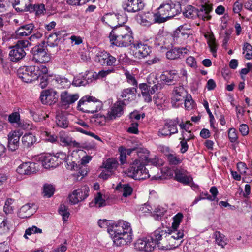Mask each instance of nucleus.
Wrapping results in <instances>:
<instances>
[{
	"label": "nucleus",
	"instance_id": "nucleus-64",
	"mask_svg": "<svg viewBox=\"0 0 252 252\" xmlns=\"http://www.w3.org/2000/svg\"><path fill=\"white\" fill-rule=\"evenodd\" d=\"M107 119L108 118L104 115L97 114L94 118V123L96 125L103 126L106 124Z\"/></svg>",
	"mask_w": 252,
	"mask_h": 252
},
{
	"label": "nucleus",
	"instance_id": "nucleus-7",
	"mask_svg": "<svg viewBox=\"0 0 252 252\" xmlns=\"http://www.w3.org/2000/svg\"><path fill=\"white\" fill-rule=\"evenodd\" d=\"M142 165L138 160H134L132 164L125 171V174L129 177L134 180H145L150 177V174L143 173L139 175L138 172Z\"/></svg>",
	"mask_w": 252,
	"mask_h": 252
},
{
	"label": "nucleus",
	"instance_id": "nucleus-34",
	"mask_svg": "<svg viewBox=\"0 0 252 252\" xmlns=\"http://www.w3.org/2000/svg\"><path fill=\"white\" fill-rule=\"evenodd\" d=\"M33 206L32 204L28 203L22 206L18 214L19 216L21 218H26L32 215L35 212V208H33Z\"/></svg>",
	"mask_w": 252,
	"mask_h": 252
},
{
	"label": "nucleus",
	"instance_id": "nucleus-53",
	"mask_svg": "<svg viewBox=\"0 0 252 252\" xmlns=\"http://www.w3.org/2000/svg\"><path fill=\"white\" fill-rule=\"evenodd\" d=\"M59 213L62 216L63 221H66L70 215L68 208L63 204H61L58 210Z\"/></svg>",
	"mask_w": 252,
	"mask_h": 252
},
{
	"label": "nucleus",
	"instance_id": "nucleus-8",
	"mask_svg": "<svg viewBox=\"0 0 252 252\" xmlns=\"http://www.w3.org/2000/svg\"><path fill=\"white\" fill-rule=\"evenodd\" d=\"M188 93L182 86L174 88L173 92L171 102L174 107H178L180 104H182L188 95Z\"/></svg>",
	"mask_w": 252,
	"mask_h": 252
},
{
	"label": "nucleus",
	"instance_id": "nucleus-30",
	"mask_svg": "<svg viewBox=\"0 0 252 252\" xmlns=\"http://www.w3.org/2000/svg\"><path fill=\"white\" fill-rule=\"evenodd\" d=\"M12 227L10 220L5 216H0V234L8 233Z\"/></svg>",
	"mask_w": 252,
	"mask_h": 252
},
{
	"label": "nucleus",
	"instance_id": "nucleus-1",
	"mask_svg": "<svg viewBox=\"0 0 252 252\" xmlns=\"http://www.w3.org/2000/svg\"><path fill=\"white\" fill-rule=\"evenodd\" d=\"M98 224L101 228L107 227V232L116 246H123L130 243L133 239L131 224L123 220L111 221L99 220Z\"/></svg>",
	"mask_w": 252,
	"mask_h": 252
},
{
	"label": "nucleus",
	"instance_id": "nucleus-43",
	"mask_svg": "<svg viewBox=\"0 0 252 252\" xmlns=\"http://www.w3.org/2000/svg\"><path fill=\"white\" fill-rule=\"evenodd\" d=\"M116 189L122 192L124 197L130 195L133 191V189L128 184H119L116 187Z\"/></svg>",
	"mask_w": 252,
	"mask_h": 252
},
{
	"label": "nucleus",
	"instance_id": "nucleus-2",
	"mask_svg": "<svg viewBox=\"0 0 252 252\" xmlns=\"http://www.w3.org/2000/svg\"><path fill=\"white\" fill-rule=\"evenodd\" d=\"M111 44L117 47H128L133 44V37L130 28L121 26L114 28L109 34Z\"/></svg>",
	"mask_w": 252,
	"mask_h": 252
},
{
	"label": "nucleus",
	"instance_id": "nucleus-27",
	"mask_svg": "<svg viewBox=\"0 0 252 252\" xmlns=\"http://www.w3.org/2000/svg\"><path fill=\"white\" fill-rule=\"evenodd\" d=\"M34 28L33 23H29L20 26L16 31V35L18 37L27 36L31 34Z\"/></svg>",
	"mask_w": 252,
	"mask_h": 252
},
{
	"label": "nucleus",
	"instance_id": "nucleus-4",
	"mask_svg": "<svg viewBox=\"0 0 252 252\" xmlns=\"http://www.w3.org/2000/svg\"><path fill=\"white\" fill-rule=\"evenodd\" d=\"M102 103L93 96L86 95L78 102L77 108L80 111L89 113H94L102 107Z\"/></svg>",
	"mask_w": 252,
	"mask_h": 252
},
{
	"label": "nucleus",
	"instance_id": "nucleus-42",
	"mask_svg": "<svg viewBox=\"0 0 252 252\" xmlns=\"http://www.w3.org/2000/svg\"><path fill=\"white\" fill-rule=\"evenodd\" d=\"M56 122L58 126L63 128L67 127L68 125V121L66 117L62 112H58Z\"/></svg>",
	"mask_w": 252,
	"mask_h": 252
},
{
	"label": "nucleus",
	"instance_id": "nucleus-31",
	"mask_svg": "<svg viewBox=\"0 0 252 252\" xmlns=\"http://www.w3.org/2000/svg\"><path fill=\"white\" fill-rule=\"evenodd\" d=\"M56 94V92L52 89L44 90L40 95L41 101L44 104H51Z\"/></svg>",
	"mask_w": 252,
	"mask_h": 252
},
{
	"label": "nucleus",
	"instance_id": "nucleus-61",
	"mask_svg": "<svg viewBox=\"0 0 252 252\" xmlns=\"http://www.w3.org/2000/svg\"><path fill=\"white\" fill-rule=\"evenodd\" d=\"M183 102H184V106L186 109L190 110L193 108L194 101L190 94L187 95Z\"/></svg>",
	"mask_w": 252,
	"mask_h": 252
},
{
	"label": "nucleus",
	"instance_id": "nucleus-41",
	"mask_svg": "<svg viewBox=\"0 0 252 252\" xmlns=\"http://www.w3.org/2000/svg\"><path fill=\"white\" fill-rule=\"evenodd\" d=\"M105 19H112V20H117V22L118 24L121 26L122 24L126 22L127 19L126 16L124 15H110V14H106L104 17L102 18V21L103 22H105Z\"/></svg>",
	"mask_w": 252,
	"mask_h": 252
},
{
	"label": "nucleus",
	"instance_id": "nucleus-35",
	"mask_svg": "<svg viewBox=\"0 0 252 252\" xmlns=\"http://www.w3.org/2000/svg\"><path fill=\"white\" fill-rule=\"evenodd\" d=\"M160 78L166 84L171 85L177 78V72L175 70L164 71Z\"/></svg>",
	"mask_w": 252,
	"mask_h": 252
},
{
	"label": "nucleus",
	"instance_id": "nucleus-6",
	"mask_svg": "<svg viewBox=\"0 0 252 252\" xmlns=\"http://www.w3.org/2000/svg\"><path fill=\"white\" fill-rule=\"evenodd\" d=\"M89 188L86 186H82L80 188L74 190L68 195L69 202L73 205L84 201L89 196Z\"/></svg>",
	"mask_w": 252,
	"mask_h": 252
},
{
	"label": "nucleus",
	"instance_id": "nucleus-45",
	"mask_svg": "<svg viewBox=\"0 0 252 252\" xmlns=\"http://www.w3.org/2000/svg\"><path fill=\"white\" fill-rule=\"evenodd\" d=\"M114 72V69L101 70L98 73H90V76L94 80L100 79L106 77L109 74Z\"/></svg>",
	"mask_w": 252,
	"mask_h": 252
},
{
	"label": "nucleus",
	"instance_id": "nucleus-17",
	"mask_svg": "<svg viewBox=\"0 0 252 252\" xmlns=\"http://www.w3.org/2000/svg\"><path fill=\"white\" fill-rule=\"evenodd\" d=\"M37 170V164L34 162H27L21 164L17 168V172L22 175H30Z\"/></svg>",
	"mask_w": 252,
	"mask_h": 252
},
{
	"label": "nucleus",
	"instance_id": "nucleus-62",
	"mask_svg": "<svg viewBox=\"0 0 252 252\" xmlns=\"http://www.w3.org/2000/svg\"><path fill=\"white\" fill-rule=\"evenodd\" d=\"M169 163L172 165H177L182 162V159L179 156L173 154H169L167 157Z\"/></svg>",
	"mask_w": 252,
	"mask_h": 252
},
{
	"label": "nucleus",
	"instance_id": "nucleus-20",
	"mask_svg": "<svg viewBox=\"0 0 252 252\" xmlns=\"http://www.w3.org/2000/svg\"><path fill=\"white\" fill-rule=\"evenodd\" d=\"M137 89L135 87L128 88L124 89L121 92V96L123 98V100H120L125 105H126L129 102L136 98V93Z\"/></svg>",
	"mask_w": 252,
	"mask_h": 252
},
{
	"label": "nucleus",
	"instance_id": "nucleus-60",
	"mask_svg": "<svg viewBox=\"0 0 252 252\" xmlns=\"http://www.w3.org/2000/svg\"><path fill=\"white\" fill-rule=\"evenodd\" d=\"M31 10L30 12H32V10L35 11L36 14L37 15H40L44 13V11L45 10V6L44 4H37L34 5L30 7Z\"/></svg>",
	"mask_w": 252,
	"mask_h": 252
},
{
	"label": "nucleus",
	"instance_id": "nucleus-13",
	"mask_svg": "<svg viewBox=\"0 0 252 252\" xmlns=\"http://www.w3.org/2000/svg\"><path fill=\"white\" fill-rule=\"evenodd\" d=\"M33 59L37 62L45 63L50 61V57L45 48L38 46L35 47L33 50Z\"/></svg>",
	"mask_w": 252,
	"mask_h": 252
},
{
	"label": "nucleus",
	"instance_id": "nucleus-49",
	"mask_svg": "<svg viewBox=\"0 0 252 252\" xmlns=\"http://www.w3.org/2000/svg\"><path fill=\"white\" fill-rule=\"evenodd\" d=\"M14 200L11 198H8L6 200L3 207V211L6 214H12L14 211L13 204Z\"/></svg>",
	"mask_w": 252,
	"mask_h": 252
},
{
	"label": "nucleus",
	"instance_id": "nucleus-59",
	"mask_svg": "<svg viewBox=\"0 0 252 252\" xmlns=\"http://www.w3.org/2000/svg\"><path fill=\"white\" fill-rule=\"evenodd\" d=\"M54 190V188L51 185L46 184L44 186L43 193L44 196L50 197L53 195Z\"/></svg>",
	"mask_w": 252,
	"mask_h": 252
},
{
	"label": "nucleus",
	"instance_id": "nucleus-52",
	"mask_svg": "<svg viewBox=\"0 0 252 252\" xmlns=\"http://www.w3.org/2000/svg\"><path fill=\"white\" fill-rule=\"evenodd\" d=\"M183 215L181 213H178L173 217V222L172 228L173 229H178L179 225L182 221Z\"/></svg>",
	"mask_w": 252,
	"mask_h": 252
},
{
	"label": "nucleus",
	"instance_id": "nucleus-16",
	"mask_svg": "<svg viewBox=\"0 0 252 252\" xmlns=\"http://www.w3.org/2000/svg\"><path fill=\"white\" fill-rule=\"evenodd\" d=\"M175 179L185 185H189L193 181V179L187 170L182 168L175 170Z\"/></svg>",
	"mask_w": 252,
	"mask_h": 252
},
{
	"label": "nucleus",
	"instance_id": "nucleus-24",
	"mask_svg": "<svg viewBox=\"0 0 252 252\" xmlns=\"http://www.w3.org/2000/svg\"><path fill=\"white\" fill-rule=\"evenodd\" d=\"M13 7L17 11H30L31 0H12Z\"/></svg>",
	"mask_w": 252,
	"mask_h": 252
},
{
	"label": "nucleus",
	"instance_id": "nucleus-63",
	"mask_svg": "<svg viewBox=\"0 0 252 252\" xmlns=\"http://www.w3.org/2000/svg\"><path fill=\"white\" fill-rule=\"evenodd\" d=\"M145 237L138 239L135 243L134 247L135 249L145 252Z\"/></svg>",
	"mask_w": 252,
	"mask_h": 252
},
{
	"label": "nucleus",
	"instance_id": "nucleus-18",
	"mask_svg": "<svg viewBox=\"0 0 252 252\" xmlns=\"http://www.w3.org/2000/svg\"><path fill=\"white\" fill-rule=\"evenodd\" d=\"M133 46L135 49V55L139 59L147 57L151 52V47L146 44L142 43L141 42L133 44Z\"/></svg>",
	"mask_w": 252,
	"mask_h": 252
},
{
	"label": "nucleus",
	"instance_id": "nucleus-22",
	"mask_svg": "<svg viewBox=\"0 0 252 252\" xmlns=\"http://www.w3.org/2000/svg\"><path fill=\"white\" fill-rule=\"evenodd\" d=\"M79 98L77 94H70L65 91L61 94V100L63 105H69L74 103Z\"/></svg>",
	"mask_w": 252,
	"mask_h": 252
},
{
	"label": "nucleus",
	"instance_id": "nucleus-15",
	"mask_svg": "<svg viewBox=\"0 0 252 252\" xmlns=\"http://www.w3.org/2000/svg\"><path fill=\"white\" fill-rule=\"evenodd\" d=\"M22 132L20 130L10 132L8 135V148L11 151L17 150L19 146L20 137Z\"/></svg>",
	"mask_w": 252,
	"mask_h": 252
},
{
	"label": "nucleus",
	"instance_id": "nucleus-11",
	"mask_svg": "<svg viewBox=\"0 0 252 252\" xmlns=\"http://www.w3.org/2000/svg\"><path fill=\"white\" fill-rule=\"evenodd\" d=\"M167 233L163 228H159L153 232L149 236L152 238V241L159 249L164 250L166 248L162 244L164 237H167Z\"/></svg>",
	"mask_w": 252,
	"mask_h": 252
},
{
	"label": "nucleus",
	"instance_id": "nucleus-39",
	"mask_svg": "<svg viewBox=\"0 0 252 252\" xmlns=\"http://www.w3.org/2000/svg\"><path fill=\"white\" fill-rule=\"evenodd\" d=\"M53 80L56 83L58 87L61 88H68L71 84V81L68 79L59 75H55Z\"/></svg>",
	"mask_w": 252,
	"mask_h": 252
},
{
	"label": "nucleus",
	"instance_id": "nucleus-19",
	"mask_svg": "<svg viewBox=\"0 0 252 252\" xmlns=\"http://www.w3.org/2000/svg\"><path fill=\"white\" fill-rule=\"evenodd\" d=\"M212 10V4H201L196 9V16L203 21L209 20L211 18L210 14Z\"/></svg>",
	"mask_w": 252,
	"mask_h": 252
},
{
	"label": "nucleus",
	"instance_id": "nucleus-3",
	"mask_svg": "<svg viewBox=\"0 0 252 252\" xmlns=\"http://www.w3.org/2000/svg\"><path fill=\"white\" fill-rule=\"evenodd\" d=\"M181 11V5L178 3H174L171 1L163 3L155 13L157 23H163L180 13Z\"/></svg>",
	"mask_w": 252,
	"mask_h": 252
},
{
	"label": "nucleus",
	"instance_id": "nucleus-40",
	"mask_svg": "<svg viewBox=\"0 0 252 252\" xmlns=\"http://www.w3.org/2000/svg\"><path fill=\"white\" fill-rule=\"evenodd\" d=\"M118 162L115 158H109L103 163L102 168H106L114 173L118 166Z\"/></svg>",
	"mask_w": 252,
	"mask_h": 252
},
{
	"label": "nucleus",
	"instance_id": "nucleus-47",
	"mask_svg": "<svg viewBox=\"0 0 252 252\" xmlns=\"http://www.w3.org/2000/svg\"><path fill=\"white\" fill-rule=\"evenodd\" d=\"M60 32H57L55 33L50 34L47 40V44L50 47L57 46L59 43L58 35H59Z\"/></svg>",
	"mask_w": 252,
	"mask_h": 252
},
{
	"label": "nucleus",
	"instance_id": "nucleus-28",
	"mask_svg": "<svg viewBox=\"0 0 252 252\" xmlns=\"http://www.w3.org/2000/svg\"><path fill=\"white\" fill-rule=\"evenodd\" d=\"M41 162L43 166L46 169L56 168L58 166L57 158L51 155H45L42 157Z\"/></svg>",
	"mask_w": 252,
	"mask_h": 252
},
{
	"label": "nucleus",
	"instance_id": "nucleus-54",
	"mask_svg": "<svg viewBox=\"0 0 252 252\" xmlns=\"http://www.w3.org/2000/svg\"><path fill=\"white\" fill-rule=\"evenodd\" d=\"M125 75L126 77V81L128 84L137 88L138 83L136 81L133 74L131 73L128 71H126L125 72Z\"/></svg>",
	"mask_w": 252,
	"mask_h": 252
},
{
	"label": "nucleus",
	"instance_id": "nucleus-5",
	"mask_svg": "<svg viewBox=\"0 0 252 252\" xmlns=\"http://www.w3.org/2000/svg\"><path fill=\"white\" fill-rule=\"evenodd\" d=\"M179 123L178 118L167 120L162 127L159 129L158 136L159 137L170 136L178 133L177 125Z\"/></svg>",
	"mask_w": 252,
	"mask_h": 252
},
{
	"label": "nucleus",
	"instance_id": "nucleus-56",
	"mask_svg": "<svg viewBox=\"0 0 252 252\" xmlns=\"http://www.w3.org/2000/svg\"><path fill=\"white\" fill-rule=\"evenodd\" d=\"M54 156L57 158V161L58 162V165L63 161L67 162V161L69 160V157L65 153L63 152H60L56 153Z\"/></svg>",
	"mask_w": 252,
	"mask_h": 252
},
{
	"label": "nucleus",
	"instance_id": "nucleus-36",
	"mask_svg": "<svg viewBox=\"0 0 252 252\" xmlns=\"http://www.w3.org/2000/svg\"><path fill=\"white\" fill-rule=\"evenodd\" d=\"M138 158L135 160H138L141 164L146 165L149 163V152L145 148H139L136 150Z\"/></svg>",
	"mask_w": 252,
	"mask_h": 252
},
{
	"label": "nucleus",
	"instance_id": "nucleus-33",
	"mask_svg": "<svg viewBox=\"0 0 252 252\" xmlns=\"http://www.w3.org/2000/svg\"><path fill=\"white\" fill-rule=\"evenodd\" d=\"M93 79L90 76V73H88L85 76L80 74L74 77L72 84L75 86H85L92 82Z\"/></svg>",
	"mask_w": 252,
	"mask_h": 252
},
{
	"label": "nucleus",
	"instance_id": "nucleus-32",
	"mask_svg": "<svg viewBox=\"0 0 252 252\" xmlns=\"http://www.w3.org/2000/svg\"><path fill=\"white\" fill-rule=\"evenodd\" d=\"M190 30V26L188 24H185L180 26L174 33V37H172L174 40L176 42H179L178 39L181 36L188 35Z\"/></svg>",
	"mask_w": 252,
	"mask_h": 252
},
{
	"label": "nucleus",
	"instance_id": "nucleus-25",
	"mask_svg": "<svg viewBox=\"0 0 252 252\" xmlns=\"http://www.w3.org/2000/svg\"><path fill=\"white\" fill-rule=\"evenodd\" d=\"M106 205V196L100 192H98L94 195V199L89 203L90 207H96L101 208Z\"/></svg>",
	"mask_w": 252,
	"mask_h": 252
},
{
	"label": "nucleus",
	"instance_id": "nucleus-44",
	"mask_svg": "<svg viewBox=\"0 0 252 252\" xmlns=\"http://www.w3.org/2000/svg\"><path fill=\"white\" fill-rule=\"evenodd\" d=\"M167 233V237H168V239H169V240H171V239H173L178 241L181 239L184 236L183 231L182 230L178 231L177 229H168Z\"/></svg>",
	"mask_w": 252,
	"mask_h": 252
},
{
	"label": "nucleus",
	"instance_id": "nucleus-26",
	"mask_svg": "<svg viewBox=\"0 0 252 252\" xmlns=\"http://www.w3.org/2000/svg\"><path fill=\"white\" fill-rule=\"evenodd\" d=\"M9 58L13 62H17L23 58L26 55L25 50L22 48L18 47L15 45L10 50L9 54Z\"/></svg>",
	"mask_w": 252,
	"mask_h": 252
},
{
	"label": "nucleus",
	"instance_id": "nucleus-57",
	"mask_svg": "<svg viewBox=\"0 0 252 252\" xmlns=\"http://www.w3.org/2000/svg\"><path fill=\"white\" fill-rule=\"evenodd\" d=\"M243 53L247 59L250 60L252 57V47L248 43L244 44L243 48Z\"/></svg>",
	"mask_w": 252,
	"mask_h": 252
},
{
	"label": "nucleus",
	"instance_id": "nucleus-14",
	"mask_svg": "<svg viewBox=\"0 0 252 252\" xmlns=\"http://www.w3.org/2000/svg\"><path fill=\"white\" fill-rule=\"evenodd\" d=\"M120 100L117 101L108 112L107 118L108 120H113L117 117H121L124 113V107L125 106Z\"/></svg>",
	"mask_w": 252,
	"mask_h": 252
},
{
	"label": "nucleus",
	"instance_id": "nucleus-50",
	"mask_svg": "<svg viewBox=\"0 0 252 252\" xmlns=\"http://www.w3.org/2000/svg\"><path fill=\"white\" fill-rule=\"evenodd\" d=\"M182 140L180 142L181 148L180 149L182 153H185L187 151L188 149V145L187 144V141L189 140L191 137L190 136H186V133L184 132H182Z\"/></svg>",
	"mask_w": 252,
	"mask_h": 252
},
{
	"label": "nucleus",
	"instance_id": "nucleus-21",
	"mask_svg": "<svg viewBox=\"0 0 252 252\" xmlns=\"http://www.w3.org/2000/svg\"><path fill=\"white\" fill-rule=\"evenodd\" d=\"M189 52V49L187 47L175 48L167 52L166 56L168 59L175 60L182 56L188 54Z\"/></svg>",
	"mask_w": 252,
	"mask_h": 252
},
{
	"label": "nucleus",
	"instance_id": "nucleus-12",
	"mask_svg": "<svg viewBox=\"0 0 252 252\" xmlns=\"http://www.w3.org/2000/svg\"><path fill=\"white\" fill-rule=\"evenodd\" d=\"M155 13L151 12L138 14L136 16L137 22L144 26H150L151 24L157 23Z\"/></svg>",
	"mask_w": 252,
	"mask_h": 252
},
{
	"label": "nucleus",
	"instance_id": "nucleus-23",
	"mask_svg": "<svg viewBox=\"0 0 252 252\" xmlns=\"http://www.w3.org/2000/svg\"><path fill=\"white\" fill-rule=\"evenodd\" d=\"M27 67L34 68V70L31 73H28V76L31 77L32 82L37 80L42 74H45L48 73V70L47 67L44 65H39L38 66H29Z\"/></svg>",
	"mask_w": 252,
	"mask_h": 252
},
{
	"label": "nucleus",
	"instance_id": "nucleus-29",
	"mask_svg": "<svg viewBox=\"0 0 252 252\" xmlns=\"http://www.w3.org/2000/svg\"><path fill=\"white\" fill-rule=\"evenodd\" d=\"M34 70V68L27 67L23 66L19 68L17 71V75L23 82L30 83L32 82V78L28 76V73H31Z\"/></svg>",
	"mask_w": 252,
	"mask_h": 252
},
{
	"label": "nucleus",
	"instance_id": "nucleus-9",
	"mask_svg": "<svg viewBox=\"0 0 252 252\" xmlns=\"http://www.w3.org/2000/svg\"><path fill=\"white\" fill-rule=\"evenodd\" d=\"M95 60L102 65L107 66H115L117 61L115 57L105 51L99 52L95 57Z\"/></svg>",
	"mask_w": 252,
	"mask_h": 252
},
{
	"label": "nucleus",
	"instance_id": "nucleus-55",
	"mask_svg": "<svg viewBox=\"0 0 252 252\" xmlns=\"http://www.w3.org/2000/svg\"><path fill=\"white\" fill-rule=\"evenodd\" d=\"M145 252H151L156 247L155 243L152 241V238L149 236L145 237Z\"/></svg>",
	"mask_w": 252,
	"mask_h": 252
},
{
	"label": "nucleus",
	"instance_id": "nucleus-37",
	"mask_svg": "<svg viewBox=\"0 0 252 252\" xmlns=\"http://www.w3.org/2000/svg\"><path fill=\"white\" fill-rule=\"evenodd\" d=\"M21 141L24 147L29 148L36 142L37 138L32 133H28L22 136Z\"/></svg>",
	"mask_w": 252,
	"mask_h": 252
},
{
	"label": "nucleus",
	"instance_id": "nucleus-48",
	"mask_svg": "<svg viewBox=\"0 0 252 252\" xmlns=\"http://www.w3.org/2000/svg\"><path fill=\"white\" fill-rule=\"evenodd\" d=\"M217 244L223 248L227 244L226 238L220 232L216 231L214 234Z\"/></svg>",
	"mask_w": 252,
	"mask_h": 252
},
{
	"label": "nucleus",
	"instance_id": "nucleus-38",
	"mask_svg": "<svg viewBox=\"0 0 252 252\" xmlns=\"http://www.w3.org/2000/svg\"><path fill=\"white\" fill-rule=\"evenodd\" d=\"M59 140L60 142L64 146H73L75 147H79L80 146L79 143L73 140L71 137L66 135L64 133H60Z\"/></svg>",
	"mask_w": 252,
	"mask_h": 252
},
{
	"label": "nucleus",
	"instance_id": "nucleus-51",
	"mask_svg": "<svg viewBox=\"0 0 252 252\" xmlns=\"http://www.w3.org/2000/svg\"><path fill=\"white\" fill-rule=\"evenodd\" d=\"M196 9L192 6H188L183 12L185 17L188 18H193L196 16Z\"/></svg>",
	"mask_w": 252,
	"mask_h": 252
},
{
	"label": "nucleus",
	"instance_id": "nucleus-58",
	"mask_svg": "<svg viewBox=\"0 0 252 252\" xmlns=\"http://www.w3.org/2000/svg\"><path fill=\"white\" fill-rule=\"evenodd\" d=\"M41 233H42L41 229L37 228L35 226H32L31 227H29L25 230L24 237L25 238L27 239L28 237L26 236L27 235H31L32 234Z\"/></svg>",
	"mask_w": 252,
	"mask_h": 252
},
{
	"label": "nucleus",
	"instance_id": "nucleus-46",
	"mask_svg": "<svg viewBox=\"0 0 252 252\" xmlns=\"http://www.w3.org/2000/svg\"><path fill=\"white\" fill-rule=\"evenodd\" d=\"M207 43L210 48V51L212 53L213 56L216 57L217 56V50L218 46L216 43L215 38L213 35H210L207 39Z\"/></svg>",
	"mask_w": 252,
	"mask_h": 252
},
{
	"label": "nucleus",
	"instance_id": "nucleus-10",
	"mask_svg": "<svg viewBox=\"0 0 252 252\" xmlns=\"http://www.w3.org/2000/svg\"><path fill=\"white\" fill-rule=\"evenodd\" d=\"M144 3L143 0H127L122 4L123 9L128 12L134 13L143 9Z\"/></svg>",
	"mask_w": 252,
	"mask_h": 252
}]
</instances>
